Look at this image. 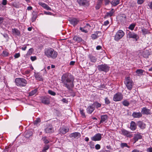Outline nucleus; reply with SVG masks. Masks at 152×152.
<instances>
[{"label":"nucleus","instance_id":"f257e3e1","mask_svg":"<svg viewBox=\"0 0 152 152\" xmlns=\"http://www.w3.org/2000/svg\"><path fill=\"white\" fill-rule=\"evenodd\" d=\"M61 80L64 84V86L66 87L69 90L73 87V81L74 78L72 76H67L66 75H63L61 78Z\"/></svg>","mask_w":152,"mask_h":152},{"label":"nucleus","instance_id":"f03ea898","mask_svg":"<svg viewBox=\"0 0 152 152\" xmlns=\"http://www.w3.org/2000/svg\"><path fill=\"white\" fill-rule=\"evenodd\" d=\"M45 55L48 58H56L58 55L57 52L51 48H46L44 51Z\"/></svg>","mask_w":152,"mask_h":152},{"label":"nucleus","instance_id":"7ed1b4c3","mask_svg":"<svg viewBox=\"0 0 152 152\" xmlns=\"http://www.w3.org/2000/svg\"><path fill=\"white\" fill-rule=\"evenodd\" d=\"M15 83L17 86L20 87L25 86L27 83L26 80L23 78H16Z\"/></svg>","mask_w":152,"mask_h":152},{"label":"nucleus","instance_id":"20e7f679","mask_svg":"<svg viewBox=\"0 0 152 152\" xmlns=\"http://www.w3.org/2000/svg\"><path fill=\"white\" fill-rule=\"evenodd\" d=\"M124 83L129 90H131L132 89L134 83L129 77H126Z\"/></svg>","mask_w":152,"mask_h":152},{"label":"nucleus","instance_id":"39448f33","mask_svg":"<svg viewBox=\"0 0 152 152\" xmlns=\"http://www.w3.org/2000/svg\"><path fill=\"white\" fill-rule=\"evenodd\" d=\"M98 70L100 71L107 72L109 70L110 67L107 64H104L97 66Z\"/></svg>","mask_w":152,"mask_h":152},{"label":"nucleus","instance_id":"423d86ee","mask_svg":"<svg viewBox=\"0 0 152 152\" xmlns=\"http://www.w3.org/2000/svg\"><path fill=\"white\" fill-rule=\"evenodd\" d=\"M124 35V32L121 30H119L116 33L114 39L116 41H118L121 39Z\"/></svg>","mask_w":152,"mask_h":152},{"label":"nucleus","instance_id":"0eeeda50","mask_svg":"<svg viewBox=\"0 0 152 152\" xmlns=\"http://www.w3.org/2000/svg\"><path fill=\"white\" fill-rule=\"evenodd\" d=\"M123 98V95L121 93L118 92L114 95L113 99L114 101L118 102L121 100Z\"/></svg>","mask_w":152,"mask_h":152},{"label":"nucleus","instance_id":"6e6552de","mask_svg":"<svg viewBox=\"0 0 152 152\" xmlns=\"http://www.w3.org/2000/svg\"><path fill=\"white\" fill-rule=\"evenodd\" d=\"M46 133H52L54 132V129L52 126L50 125H47L44 129Z\"/></svg>","mask_w":152,"mask_h":152},{"label":"nucleus","instance_id":"1a4fd4ad","mask_svg":"<svg viewBox=\"0 0 152 152\" xmlns=\"http://www.w3.org/2000/svg\"><path fill=\"white\" fill-rule=\"evenodd\" d=\"M69 128L63 126L59 129V134H65L69 131Z\"/></svg>","mask_w":152,"mask_h":152},{"label":"nucleus","instance_id":"9d476101","mask_svg":"<svg viewBox=\"0 0 152 152\" xmlns=\"http://www.w3.org/2000/svg\"><path fill=\"white\" fill-rule=\"evenodd\" d=\"M127 36L129 38L134 39L136 41L139 38L137 34H135L133 32H131L130 31H129L128 33Z\"/></svg>","mask_w":152,"mask_h":152},{"label":"nucleus","instance_id":"9b49d317","mask_svg":"<svg viewBox=\"0 0 152 152\" xmlns=\"http://www.w3.org/2000/svg\"><path fill=\"white\" fill-rule=\"evenodd\" d=\"M102 138V135L100 133H97L91 137V140L95 141H100Z\"/></svg>","mask_w":152,"mask_h":152},{"label":"nucleus","instance_id":"f8f14e48","mask_svg":"<svg viewBox=\"0 0 152 152\" xmlns=\"http://www.w3.org/2000/svg\"><path fill=\"white\" fill-rule=\"evenodd\" d=\"M142 138V136L139 132H137V134H134L133 138L134 140V143H135L138 140L141 139Z\"/></svg>","mask_w":152,"mask_h":152},{"label":"nucleus","instance_id":"ddd939ff","mask_svg":"<svg viewBox=\"0 0 152 152\" xmlns=\"http://www.w3.org/2000/svg\"><path fill=\"white\" fill-rule=\"evenodd\" d=\"M38 4L47 10L50 11L51 10V9L50 7L45 3L40 1L39 2Z\"/></svg>","mask_w":152,"mask_h":152},{"label":"nucleus","instance_id":"4468645a","mask_svg":"<svg viewBox=\"0 0 152 152\" xmlns=\"http://www.w3.org/2000/svg\"><path fill=\"white\" fill-rule=\"evenodd\" d=\"M42 102L45 104H48L50 103V99L46 96L43 97L41 98Z\"/></svg>","mask_w":152,"mask_h":152},{"label":"nucleus","instance_id":"2eb2a0df","mask_svg":"<svg viewBox=\"0 0 152 152\" xmlns=\"http://www.w3.org/2000/svg\"><path fill=\"white\" fill-rule=\"evenodd\" d=\"M77 1L80 5L87 6L89 4L87 0H77Z\"/></svg>","mask_w":152,"mask_h":152},{"label":"nucleus","instance_id":"dca6fc26","mask_svg":"<svg viewBox=\"0 0 152 152\" xmlns=\"http://www.w3.org/2000/svg\"><path fill=\"white\" fill-rule=\"evenodd\" d=\"M129 128L132 131H134L136 129L137 125L134 121L131 122Z\"/></svg>","mask_w":152,"mask_h":152},{"label":"nucleus","instance_id":"f3484780","mask_svg":"<svg viewBox=\"0 0 152 152\" xmlns=\"http://www.w3.org/2000/svg\"><path fill=\"white\" fill-rule=\"evenodd\" d=\"M87 111L88 113L91 114L94 110V107L93 104L88 107L87 108Z\"/></svg>","mask_w":152,"mask_h":152},{"label":"nucleus","instance_id":"a211bd4d","mask_svg":"<svg viewBox=\"0 0 152 152\" xmlns=\"http://www.w3.org/2000/svg\"><path fill=\"white\" fill-rule=\"evenodd\" d=\"M137 125L141 129H143L145 128L146 124L142 121H139L137 122Z\"/></svg>","mask_w":152,"mask_h":152},{"label":"nucleus","instance_id":"6ab92c4d","mask_svg":"<svg viewBox=\"0 0 152 152\" xmlns=\"http://www.w3.org/2000/svg\"><path fill=\"white\" fill-rule=\"evenodd\" d=\"M103 0H98L96 3V5L95 6V8L96 10L99 9L103 3Z\"/></svg>","mask_w":152,"mask_h":152},{"label":"nucleus","instance_id":"aec40b11","mask_svg":"<svg viewBox=\"0 0 152 152\" xmlns=\"http://www.w3.org/2000/svg\"><path fill=\"white\" fill-rule=\"evenodd\" d=\"M115 11L113 9H112L109 12H107L104 18H107V17H111L114 14Z\"/></svg>","mask_w":152,"mask_h":152},{"label":"nucleus","instance_id":"412c9836","mask_svg":"<svg viewBox=\"0 0 152 152\" xmlns=\"http://www.w3.org/2000/svg\"><path fill=\"white\" fill-rule=\"evenodd\" d=\"M88 57L91 62L95 63L96 61L97 58L96 56H93L91 54H89Z\"/></svg>","mask_w":152,"mask_h":152},{"label":"nucleus","instance_id":"4be33fe9","mask_svg":"<svg viewBox=\"0 0 152 152\" xmlns=\"http://www.w3.org/2000/svg\"><path fill=\"white\" fill-rule=\"evenodd\" d=\"M142 116V113L140 112H134L132 114V116L134 118H139L141 117Z\"/></svg>","mask_w":152,"mask_h":152},{"label":"nucleus","instance_id":"5701e85b","mask_svg":"<svg viewBox=\"0 0 152 152\" xmlns=\"http://www.w3.org/2000/svg\"><path fill=\"white\" fill-rule=\"evenodd\" d=\"M141 112L143 114L146 115L150 114V110L147 109L146 107H144L142 108Z\"/></svg>","mask_w":152,"mask_h":152},{"label":"nucleus","instance_id":"b1692460","mask_svg":"<svg viewBox=\"0 0 152 152\" xmlns=\"http://www.w3.org/2000/svg\"><path fill=\"white\" fill-rule=\"evenodd\" d=\"M151 52L149 51V50H146L143 52L142 56L144 58H148Z\"/></svg>","mask_w":152,"mask_h":152},{"label":"nucleus","instance_id":"393cba45","mask_svg":"<svg viewBox=\"0 0 152 152\" xmlns=\"http://www.w3.org/2000/svg\"><path fill=\"white\" fill-rule=\"evenodd\" d=\"M34 76L36 79L39 81L42 80V77L41 75L39 73H34Z\"/></svg>","mask_w":152,"mask_h":152},{"label":"nucleus","instance_id":"a878e982","mask_svg":"<svg viewBox=\"0 0 152 152\" xmlns=\"http://www.w3.org/2000/svg\"><path fill=\"white\" fill-rule=\"evenodd\" d=\"M108 118V116L107 115H102L101 116V120L100 123H103Z\"/></svg>","mask_w":152,"mask_h":152},{"label":"nucleus","instance_id":"bb28decb","mask_svg":"<svg viewBox=\"0 0 152 152\" xmlns=\"http://www.w3.org/2000/svg\"><path fill=\"white\" fill-rule=\"evenodd\" d=\"M120 1V0H113L110 2V3L113 6H115L119 4Z\"/></svg>","mask_w":152,"mask_h":152},{"label":"nucleus","instance_id":"cd10ccee","mask_svg":"<svg viewBox=\"0 0 152 152\" xmlns=\"http://www.w3.org/2000/svg\"><path fill=\"white\" fill-rule=\"evenodd\" d=\"M141 31L142 32V34L144 35L150 33V32L148 30L145 28H142Z\"/></svg>","mask_w":152,"mask_h":152},{"label":"nucleus","instance_id":"c85d7f7f","mask_svg":"<svg viewBox=\"0 0 152 152\" xmlns=\"http://www.w3.org/2000/svg\"><path fill=\"white\" fill-rule=\"evenodd\" d=\"M12 31L14 34L17 36H19L20 34V31L16 28L12 29Z\"/></svg>","mask_w":152,"mask_h":152},{"label":"nucleus","instance_id":"c756f323","mask_svg":"<svg viewBox=\"0 0 152 152\" xmlns=\"http://www.w3.org/2000/svg\"><path fill=\"white\" fill-rule=\"evenodd\" d=\"M70 23L74 26L76 25V19L75 18H72L69 20Z\"/></svg>","mask_w":152,"mask_h":152},{"label":"nucleus","instance_id":"7c9ffc66","mask_svg":"<svg viewBox=\"0 0 152 152\" xmlns=\"http://www.w3.org/2000/svg\"><path fill=\"white\" fill-rule=\"evenodd\" d=\"M37 88H36L30 92L29 93V96H33L37 93Z\"/></svg>","mask_w":152,"mask_h":152},{"label":"nucleus","instance_id":"2f4dec72","mask_svg":"<svg viewBox=\"0 0 152 152\" xmlns=\"http://www.w3.org/2000/svg\"><path fill=\"white\" fill-rule=\"evenodd\" d=\"M144 72V70L142 69H138L136 71V72L139 75H142Z\"/></svg>","mask_w":152,"mask_h":152},{"label":"nucleus","instance_id":"473e14b6","mask_svg":"<svg viewBox=\"0 0 152 152\" xmlns=\"http://www.w3.org/2000/svg\"><path fill=\"white\" fill-rule=\"evenodd\" d=\"M100 31H98L96 32V34H93L91 36V37L93 39H94L97 38L99 36L97 35V34L98 33H100Z\"/></svg>","mask_w":152,"mask_h":152},{"label":"nucleus","instance_id":"72a5a7b5","mask_svg":"<svg viewBox=\"0 0 152 152\" xmlns=\"http://www.w3.org/2000/svg\"><path fill=\"white\" fill-rule=\"evenodd\" d=\"M122 104L125 106L128 107L129 104V103L127 99L123 101L122 102Z\"/></svg>","mask_w":152,"mask_h":152},{"label":"nucleus","instance_id":"f704fd0d","mask_svg":"<svg viewBox=\"0 0 152 152\" xmlns=\"http://www.w3.org/2000/svg\"><path fill=\"white\" fill-rule=\"evenodd\" d=\"M126 17L124 14H123L120 16V19L122 22H124L126 20Z\"/></svg>","mask_w":152,"mask_h":152},{"label":"nucleus","instance_id":"c9c22d12","mask_svg":"<svg viewBox=\"0 0 152 152\" xmlns=\"http://www.w3.org/2000/svg\"><path fill=\"white\" fill-rule=\"evenodd\" d=\"M94 107H95L96 108H98L100 107L101 105V104L97 102H95L93 104Z\"/></svg>","mask_w":152,"mask_h":152},{"label":"nucleus","instance_id":"e433bc0d","mask_svg":"<svg viewBox=\"0 0 152 152\" xmlns=\"http://www.w3.org/2000/svg\"><path fill=\"white\" fill-rule=\"evenodd\" d=\"M40 118H37L34 122V124L36 125H37L40 122Z\"/></svg>","mask_w":152,"mask_h":152},{"label":"nucleus","instance_id":"4c0bfd02","mask_svg":"<svg viewBox=\"0 0 152 152\" xmlns=\"http://www.w3.org/2000/svg\"><path fill=\"white\" fill-rule=\"evenodd\" d=\"M121 147L123 148L124 147H127L128 148H129L130 147V146H129L127 143H121L120 145Z\"/></svg>","mask_w":152,"mask_h":152},{"label":"nucleus","instance_id":"58836bf2","mask_svg":"<svg viewBox=\"0 0 152 152\" xmlns=\"http://www.w3.org/2000/svg\"><path fill=\"white\" fill-rule=\"evenodd\" d=\"M49 148V145H45L43 148L42 150V152H45L46 151L48 150Z\"/></svg>","mask_w":152,"mask_h":152},{"label":"nucleus","instance_id":"ea45409f","mask_svg":"<svg viewBox=\"0 0 152 152\" xmlns=\"http://www.w3.org/2000/svg\"><path fill=\"white\" fill-rule=\"evenodd\" d=\"M42 140L45 143L47 144L49 142V141L46 139V137H42Z\"/></svg>","mask_w":152,"mask_h":152},{"label":"nucleus","instance_id":"a19ab883","mask_svg":"<svg viewBox=\"0 0 152 152\" xmlns=\"http://www.w3.org/2000/svg\"><path fill=\"white\" fill-rule=\"evenodd\" d=\"M121 134L124 135H126L127 134H128V131L124 129L121 130Z\"/></svg>","mask_w":152,"mask_h":152},{"label":"nucleus","instance_id":"79ce46f5","mask_svg":"<svg viewBox=\"0 0 152 152\" xmlns=\"http://www.w3.org/2000/svg\"><path fill=\"white\" fill-rule=\"evenodd\" d=\"M48 92L50 94L53 96H54L56 95V93L51 90H49L48 91Z\"/></svg>","mask_w":152,"mask_h":152},{"label":"nucleus","instance_id":"37998d69","mask_svg":"<svg viewBox=\"0 0 152 152\" xmlns=\"http://www.w3.org/2000/svg\"><path fill=\"white\" fill-rule=\"evenodd\" d=\"M37 17V16L36 14H33L31 19L32 22H34L36 20Z\"/></svg>","mask_w":152,"mask_h":152},{"label":"nucleus","instance_id":"c03bdc74","mask_svg":"<svg viewBox=\"0 0 152 152\" xmlns=\"http://www.w3.org/2000/svg\"><path fill=\"white\" fill-rule=\"evenodd\" d=\"M105 103L106 104H108L110 103V101L108 97H107L105 98Z\"/></svg>","mask_w":152,"mask_h":152},{"label":"nucleus","instance_id":"a18cd8bd","mask_svg":"<svg viewBox=\"0 0 152 152\" xmlns=\"http://www.w3.org/2000/svg\"><path fill=\"white\" fill-rule=\"evenodd\" d=\"M135 26V25L134 24H131L129 26V29L132 30L134 29Z\"/></svg>","mask_w":152,"mask_h":152},{"label":"nucleus","instance_id":"49530a36","mask_svg":"<svg viewBox=\"0 0 152 152\" xmlns=\"http://www.w3.org/2000/svg\"><path fill=\"white\" fill-rule=\"evenodd\" d=\"M89 145H90V147L91 148H94V145L93 143V142L92 141L89 142Z\"/></svg>","mask_w":152,"mask_h":152},{"label":"nucleus","instance_id":"de8ad7c7","mask_svg":"<svg viewBox=\"0 0 152 152\" xmlns=\"http://www.w3.org/2000/svg\"><path fill=\"white\" fill-rule=\"evenodd\" d=\"M84 110H83L80 109V113L82 116H83L84 117H85V113L84 112Z\"/></svg>","mask_w":152,"mask_h":152},{"label":"nucleus","instance_id":"09e8293b","mask_svg":"<svg viewBox=\"0 0 152 152\" xmlns=\"http://www.w3.org/2000/svg\"><path fill=\"white\" fill-rule=\"evenodd\" d=\"M33 50V49L32 48L29 49L27 52V54L29 55H31L32 53Z\"/></svg>","mask_w":152,"mask_h":152},{"label":"nucleus","instance_id":"8fccbe9b","mask_svg":"<svg viewBox=\"0 0 152 152\" xmlns=\"http://www.w3.org/2000/svg\"><path fill=\"white\" fill-rule=\"evenodd\" d=\"M3 54L4 56H8L9 53L7 51L4 50L3 52Z\"/></svg>","mask_w":152,"mask_h":152},{"label":"nucleus","instance_id":"3c124183","mask_svg":"<svg viewBox=\"0 0 152 152\" xmlns=\"http://www.w3.org/2000/svg\"><path fill=\"white\" fill-rule=\"evenodd\" d=\"M77 41H78L79 42H83V40L82 39L81 37L77 38Z\"/></svg>","mask_w":152,"mask_h":152},{"label":"nucleus","instance_id":"603ef678","mask_svg":"<svg viewBox=\"0 0 152 152\" xmlns=\"http://www.w3.org/2000/svg\"><path fill=\"white\" fill-rule=\"evenodd\" d=\"M144 0H137V3L138 4H142L144 2Z\"/></svg>","mask_w":152,"mask_h":152},{"label":"nucleus","instance_id":"864d4df0","mask_svg":"<svg viewBox=\"0 0 152 152\" xmlns=\"http://www.w3.org/2000/svg\"><path fill=\"white\" fill-rule=\"evenodd\" d=\"M7 0H2V4L4 5H6L7 4Z\"/></svg>","mask_w":152,"mask_h":152},{"label":"nucleus","instance_id":"5fc2aeb1","mask_svg":"<svg viewBox=\"0 0 152 152\" xmlns=\"http://www.w3.org/2000/svg\"><path fill=\"white\" fill-rule=\"evenodd\" d=\"M95 148L96 150H99L100 149L101 147L99 144H97L96 145Z\"/></svg>","mask_w":152,"mask_h":152},{"label":"nucleus","instance_id":"6e6d98bb","mask_svg":"<svg viewBox=\"0 0 152 152\" xmlns=\"http://www.w3.org/2000/svg\"><path fill=\"white\" fill-rule=\"evenodd\" d=\"M20 56V54L19 53H16L14 55L15 58H18Z\"/></svg>","mask_w":152,"mask_h":152},{"label":"nucleus","instance_id":"4d7b16f0","mask_svg":"<svg viewBox=\"0 0 152 152\" xmlns=\"http://www.w3.org/2000/svg\"><path fill=\"white\" fill-rule=\"evenodd\" d=\"M37 59L36 57L35 56H31V59L32 61L35 60Z\"/></svg>","mask_w":152,"mask_h":152},{"label":"nucleus","instance_id":"13d9d810","mask_svg":"<svg viewBox=\"0 0 152 152\" xmlns=\"http://www.w3.org/2000/svg\"><path fill=\"white\" fill-rule=\"evenodd\" d=\"M128 134H127L126 135L127 136V137H129L130 138L132 137V135L129 132H128Z\"/></svg>","mask_w":152,"mask_h":152},{"label":"nucleus","instance_id":"bf43d9fd","mask_svg":"<svg viewBox=\"0 0 152 152\" xmlns=\"http://www.w3.org/2000/svg\"><path fill=\"white\" fill-rule=\"evenodd\" d=\"M44 13L45 14L49 15H51L52 14V13L50 12H47L46 11H45L44 12Z\"/></svg>","mask_w":152,"mask_h":152},{"label":"nucleus","instance_id":"052dcab7","mask_svg":"<svg viewBox=\"0 0 152 152\" xmlns=\"http://www.w3.org/2000/svg\"><path fill=\"white\" fill-rule=\"evenodd\" d=\"M76 135V133L75 132V133L71 134L69 135V136L70 137H75V136Z\"/></svg>","mask_w":152,"mask_h":152},{"label":"nucleus","instance_id":"680f3d73","mask_svg":"<svg viewBox=\"0 0 152 152\" xmlns=\"http://www.w3.org/2000/svg\"><path fill=\"white\" fill-rule=\"evenodd\" d=\"M80 30L82 32H84L85 33H86L87 32V31L86 30H85L83 28H82V27H80Z\"/></svg>","mask_w":152,"mask_h":152},{"label":"nucleus","instance_id":"e2e57ef3","mask_svg":"<svg viewBox=\"0 0 152 152\" xmlns=\"http://www.w3.org/2000/svg\"><path fill=\"white\" fill-rule=\"evenodd\" d=\"M109 23V21L108 20H107L104 22L103 25L106 26L108 25Z\"/></svg>","mask_w":152,"mask_h":152},{"label":"nucleus","instance_id":"0e129e2a","mask_svg":"<svg viewBox=\"0 0 152 152\" xmlns=\"http://www.w3.org/2000/svg\"><path fill=\"white\" fill-rule=\"evenodd\" d=\"M147 151V152H152V148H148Z\"/></svg>","mask_w":152,"mask_h":152},{"label":"nucleus","instance_id":"69168bd1","mask_svg":"<svg viewBox=\"0 0 152 152\" xmlns=\"http://www.w3.org/2000/svg\"><path fill=\"white\" fill-rule=\"evenodd\" d=\"M110 2L109 0H105V4L107 5L109 4Z\"/></svg>","mask_w":152,"mask_h":152},{"label":"nucleus","instance_id":"338daca9","mask_svg":"<svg viewBox=\"0 0 152 152\" xmlns=\"http://www.w3.org/2000/svg\"><path fill=\"white\" fill-rule=\"evenodd\" d=\"M62 101L63 102L66 103H67L68 102V101L66 99H65V98H63L62 99Z\"/></svg>","mask_w":152,"mask_h":152},{"label":"nucleus","instance_id":"774afa93","mask_svg":"<svg viewBox=\"0 0 152 152\" xmlns=\"http://www.w3.org/2000/svg\"><path fill=\"white\" fill-rule=\"evenodd\" d=\"M132 152H142L141 151H140L137 150V149H134L133 150Z\"/></svg>","mask_w":152,"mask_h":152}]
</instances>
